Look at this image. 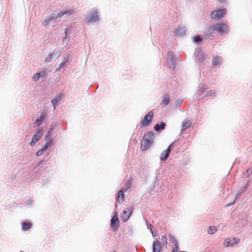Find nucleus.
<instances>
[{
	"instance_id": "nucleus-29",
	"label": "nucleus",
	"mask_w": 252,
	"mask_h": 252,
	"mask_svg": "<svg viewBox=\"0 0 252 252\" xmlns=\"http://www.w3.org/2000/svg\"><path fill=\"white\" fill-rule=\"evenodd\" d=\"M61 100V96H57V97L55 98H54L52 100V104L53 105L54 109L55 108L58 102L59 101H60Z\"/></svg>"
},
{
	"instance_id": "nucleus-52",
	"label": "nucleus",
	"mask_w": 252,
	"mask_h": 252,
	"mask_svg": "<svg viewBox=\"0 0 252 252\" xmlns=\"http://www.w3.org/2000/svg\"><path fill=\"white\" fill-rule=\"evenodd\" d=\"M40 118H41L42 119V121L44 119V116H43L41 115Z\"/></svg>"
},
{
	"instance_id": "nucleus-36",
	"label": "nucleus",
	"mask_w": 252,
	"mask_h": 252,
	"mask_svg": "<svg viewBox=\"0 0 252 252\" xmlns=\"http://www.w3.org/2000/svg\"><path fill=\"white\" fill-rule=\"evenodd\" d=\"M252 173V168H249L246 172L244 173V175L246 176H249Z\"/></svg>"
},
{
	"instance_id": "nucleus-41",
	"label": "nucleus",
	"mask_w": 252,
	"mask_h": 252,
	"mask_svg": "<svg viewBox=\"0 0 252 252\" xmlns=\"http://www.w3.org/2000/svg\"><path fill=\"white\" fill-rule=\"evenodd\" d=\"M42 121V119L41 118H37L35 121V123L37 126H39L40 125Z\"/></svg>"
},
{
	"instance_id": "nucleus-46",
	"label": "nucleus",
	"mask_w": 252,
	"mask_h": 252,
	"mask_svg": "<svg viewBox=\"0 0 252 252\" xmlns=\"http://www.w3.org/2000/svg\"><path fill=\"white\" fill-rule=\"evenodd\" d=\"M148 228H149V229H150L151 231H153V229H152V228H153V225H152V224H149V225H148Z\"/></svg>"
},
{
	"instance_id": "nucleus-15",
	"label": "nucleus",
	"mask_w": 252,
	"mask_h": 252,
	"mask_svg": "<svg viewBox=\"0 0 252 252\" xmlns=\"http://www.w3.org/2000/svg\"><path fill=\"white\" fill-rule=\"evenodd\" d=\"M216 30L214 28V25L209 27L204 31L205 38L207 39L211 36L212 34L215 32Z\"/></svg>"
},
{
	"instance_id": "nucleus-13",
	"label": "nucleus",
	"mask_w": 252,
	"mask_h": 252,
	"mask_svg": "<svg viewBox=\"0 0 252 252\" xmlns=\"http://www.w3.org/2000/svg\"><path fill=\"white\" fill-rule=\"evenodd\" d=\"M73 28V27L71 26H68L66 27L64 31L65 36L63 38V42L66 41V40L67 42L69 41L70 37H68V35L71 34Z\"/></svg>"
},
{
	"instance_id": "nucleus-47",
	"label": "nucleus",
	"mask_w": 252,
	"mask_h": 252,
	"mask_svg": "<svg viewBox=\"0 0 252 252\" xmlns=\"http://www.w3.org/2000/svg\"><path fill=\"white\" fill-rule=\"evenodd\" d=\"M45 141H48L49 140H51L50 138V137L49 136H48L47 137H46V135H45Z\"/></svg>"
},
{
	"instance_id": "nucleus-10",
	"label": "nucleus",
	"mask_w": 252,
	"mask_h": 252,
	"mask_svg": "<svg viewBox=\"0 0 252 252\" xmlns=\"http://www.w3.org/2000/svg\"><path fill=\"white\" fill-rule=\"evenodd\" d=\"M239 241L240 239L237 238H227L225 240L223 245L225 247H232Z\"/></svg>"
},
{
	"instance_id": "nucleus-17",
	"label": "nucleus",
	"mask_w": 252,
	"mask_h": 252,
	"mask_svg": "<svg viewBox=\"0 0 252 252\" xmlns=\"http://www.w3.org/2000/svg\"><path fill=\"white\" fill-rule=\"evenodd\" d=\"M110 225L114 230H116L119 227V219L118 218L112 217L111 220Z\"/></svg>"
},
{
	"instance_id": "nucleus-28",
	"label": "nucleus",
	"mask_w": 252,
	"mask_h": 252,
	"mask_svg": "<svg viewBox=\"0 0 252 252\" xmlns=\"http://www.w3.org/2000/svg\"><path fill=\"white\" fill-rule=\"evenodd\" d=\"M131 187V181L129 180H126L125 182V186L123 187V190L125 191H126L128 189H130Z\"/></svg>"
},
{
	"instance_id": "nucleus-9",
	"label": "nucleus",
	"mask_w": 252,
	"mask_h": 252,
	"mask_svg": "<svg viewBox=\"0 0 252 252\" xmlns=\"http://www.w3.org/2000/svg\"><path fill=\"white\" fill-rule=\"evenodd\" d=\"M43 129L42 128H39L33 135L32 138V140L30 143L31 146L34 145L41 138L43 134Z\"/></svg>"
},
{
	"instance_id": "nucleus-7",
	"label": "nucleus",
	"mask_w": 252,
	"mask_h": 252,
	"mask_svg": "<svg viewBox=\"0 0 252 252\" xmlns=\"http://www.w3.org/2000/svg\"><path fill=\"white\" fill-rule=\"evenodd\" d=\"M86 20L88 22H95L98 21V11L97 9H94L86 17Z\"/></svg>"
},
{
	"instance_id": "nucleus-11",
	"label": "nucleus",
	"mask_w": 252,
	"mask_h": 252,
	"mask_svg": "<svg viewBox=\"0 0 252 252\" xmlns=\"http://www.w3.org/2000/svg\"><path fill=\"white\" fill-rule=\"evenodd\" d=\"M161 249V243L156 238L153 243L152 252H160Z\"/></svg>"
},
{
	"instance_id": "nucleus-30",
	"label": "nucleus",
	"mask_w": 252,
	"mask_h": 252,
	"mask_svg": "<svg viewBox=\"0 0 252 252\" xmlns=\"http://www.w3.org/2000/svg\"><path fill=\"white\" fill-rule=\"evenodd\" d=\"M170 101V98L169 95L168 94H165L164 95L163 99L162 100V102L165 105H167L168 104Z\"/></svg>"
},
{
	"instance_id": "nucleus-23",
	"label": "nucleus",
	"mask_w": 252,
	"mask_h": 252,
	"mask_svg": "<svg viewBox=\"0 0 252 252\" xmlns=\"http://www.w3.org/2000/svg\"><path fill=\"white\" fill-rule=\"evenodd\" d=\"M207 87L204 84H200L198 88V95L201 96L202 94L205 91Z\"/></svg>"
},
{
	"instance_id": "nucleus-38",
	"label": "nucleus",
	"mask_w": 252,
	"mask_h": 252,
	"mask_svg": "<svg viewBox=\"0 0 252 252\" xmlns=\"http://www.w3.org/2000/svg\"><path fill=\"white\" fill-rule=\"evenodd\" d=\"M167 237H166L165 235H163L162 236V243H163V246L164 245V244H167Z\"/></svg>"
},
{
	"instance_id": "nucleus-42",
	"label": "nucleus",
	"mask_w": 252,
	"mask_h": 252,
	"mask_svg": "<svg viewBox=\"0 0 252 252\" xmlns=\"http://www.w3.org/2000/svg\"><path fill=\"white\" fill-rule=\"evenodd\" d=\"M45 163V161H44V160H42L37 163L36 167L39 166H40L41 164H42Z\"/></svg>"
},
{
	"instance_id": "nucleus-2",
	"label": "nucleus",
	"mask_w": 252,
	"mask_h": 252,
	"mask_svg": "<svg viewBox=\"0 0 252 252\" xmlns=\"http://www.w3.org/2000/svg\"><path fill=\"white\" fill-rule=\"evenodd\" d=\"M155 138L154 133L153 131H148L143 136V140L141 142V148L142 151H146L149 149L154 143Z\"/></svg>"
},
{
	"instance_id": "nucleus-26",
	"label": "nucleus",
	"mask_w": 252,
	"mask_h": 252,
	"mask_svg": "<svg viewBox=\"0 0 252 252\" xmlns=\"http://www.w3.org/2000/svg\"><path fill=\"white\" fill-rule=\"evenodd\" d=\"M191 125V122L189 121L184 122L182 124V131H184L188 128Z\"/></svg>"
},
{
	"instance_id": "nucleus-1",
	"label": "nucleus",
	"mask_w": 252,
	"mask_h": 252,
	"mask_svg": "<svg viewBox=\"0 0 252 252\" xmlns=\"http://www.w3.org/2000/svg\"><path fill=\"white\" fill-rule=\"evenodd\" d=\"M74 12L71 9H65L63 10L60 11L57 14L52 13L49 16L45 17L42 21V24L45 27H48L50 24L54 23L57 18H61L63 16L64 17H68Z\"/></svg>"
},
{
	"instance_id": "nucleus-33",
	"label": "nucleus",
	"mask_w": 252,
	"mask_h": 252,
	"mask_svg": "<svg viewBox=\"0 0 252 252\" xmlns=\"http://www.w3.org/2000/svg\"><path fill=\"white\" fill-rule=\"evenodd\" d=\"M202 38L199 35H196L194 37V41L195 43H198V44H201L200 42L202 41Z\"/></svg>"
},
{
	"instance_id": "nucleus-37",
	"label": "nucleus",
	"mask_w": 252,
	"mask_h": 252,
	"mask_svg": "<svg viewBox=\"0 0 252 252\" xmlns=\"http://www.w3.org/2000/svg\"><path fill=\"white\" fill-rule=\"evenodd\" d=\"M46 144L44 146V147H46L47 150L51 146L52 141L49 140L48 141H46Z\"/></svg>"
},
{
	"instance_id": "nucleus-48",
	"label": "nucleus",
	"mask_w": 252,
	"mask_h": 252,
	"mask_svg": "<svg viewBox=\"0 0 252 252\" xmlns=\"http://www.w3.org/2000/svg\"><path fill=\"white\" fill-rule=\"evenodd\" d=\"M151 233H152V236L154 237H155L157 234V233L152 231H151Z\"/></svg>"
},
{
	"instance_id": "nucleus-3",
	"label": "nucleus",
	"mask_w": 252,
	"mask_h": 252,
	"mask_svg": "<svg viewBox=\"0 0 252 252\" xmlns=\"http://www.w3.org/2000/svg\"><path fill=\"white\" fill-rule=\"evenodd\" d=\"M62 54V51L59 49H55L52 53H50L45 58L46 63H50L57 59Z\"/></svg>"
},
{
	"instance_id": "nucleus-40",
	"label": "nucleus",
	"mask_w": 252,
	"mask_h": 252,
	"mask_svg": "<svg viewBox=\"0 0 252 252\" xmlns=\"http://www.w3.org/2000/svg\"><path fill=\"white\" fill-rule=\"evenodd\" d=\"M133 207L132 206H130L129 208L127 209V210H126L128 213V215H129V216L131 215L133 211Z\"/></svg>"
},
{
	"instance_id": "nucleus-22",
	"label": "nucleus",
	"mask_w": 252,
	"mask_h": 252,
	"mask_svg": "<svg viewBox=\"0 0 252 252\" xmlns=\"http://www.w3.org/2000/svg\"><path fill=\"white\" fill-rule=\"evenodd\" d=\"M121 217L124 222H126L129 218V215L126 210H124L121 215Z\"/></svg>"
},
{
	"instance_id": "nucleus-24",
	"label": "nucleus",
	"mask_w": 252,
	"mask_h": 252,
	"mask_svg": "<svg viewBox=\"0 0 252 252\" xmlns=\"http://www.w3.org/2000/svg\"><path fill=\"white\" fill-rule=\"evenodd\" d=\"M22 229L24 230H27L30 229L32 226V224L31 222H23L22 223Z\"/></svg>"
},
{
	"instance_id": "nucleus-31",
	"label": "nucleus",
	"mask_w": 252,
	"mask_h": 252,
	"mask_svg": "<svg viewBox=\"0 0 252 252\" xmlns=\"http://www.w3.org/2000/svg\"><path fill=\"white\" fill-rule=\"evenodd\" d=\"M47 150L46 147L43 146L40 150H39L36 153V156L37 157L40 156L42 153Z\"/></svg>"
},
{
	"instance_id": "nucleus-16",
	"label": "nucleus",
	"mask_w": 252,
	"mask_h": 252,
	"mask_svg": "<svg viewBox=\"0 0 252 252\" xmlns=\"http://www.w3.org/2000/svg\"><path fill=\"white\" fill-rule=\"evenodd\" d=\"M69 58L68 55L63 57L62 63L59 64V66L56 69V71H60L62 68L65 66L66 63L68 61Z\"/></svg>"
},
{
	"instance_id": "nucleus-8",
	"label": "nucleus",
	"mask_w": 252,
	"mask_h": 252,
	"mask_svg": "<svg viewBox=\"0 0 252 252\" xmlns=\"http://www.w3.org/2000/svg\"><path fill=\"white\" fill-rule=\"evenodd\" d=\"M153 118V112L150 111L147 114L145 115L143 120L141 121L140 124L142 126H146L150 124Z\"/></svg>"
},
{
	"instance_id": "nucleus-49",
	"label": "nucleus",
	"mask_w": 252,
	"mask_h": 252,
	"mask_svg": "<svg viewBox=\"0 0 252 252\" xmlns=\"http://www.w3.org/2000/svg\"><path fill=\"white\" fill-rule=\"evenodd\" d=\"M113 217H116V218H118V214L117 213V212H115L114 214V215L113 216Z\"/></svg>"
},
{
	"instance_id": "nucleus-50",
	"label": "nucleus",
	"mask_w": 252,
	"mask_h": 252,
	"mask_svg": "<svg viewBox=\"0 0 252 252\" xmlns=\"http://www.w3.org/2000/svg\"><path fill=\"white\" fill-rule=\"evenodd\" d=\"M225 1H226V0H219V1H220L221 2H225Z\"/></svg>"
},
{
	"instance_id": "nucleus-14",
	"label": "nucleus",
	"mask_w": 252,
	"mask_h": 252,
	"mask_svg": "<svg viewBox=\"0 0 252 252\" xmlns=\"http://www.w3.org/2000/svg\"><path fill=\"white\" fill-rule=\"evenodd\" d=\"M46 74V72L45 70L40 71L33 76L32 79L34 81H37L39 80L40 78H44Z\"/></svg>"
},
{
	"instance_id": "nucleus-35",
	"label": "nucleus",
	"mask_w": 252,
	"mask_h": 252,
	"mask_svg": "<svg viewBox=\"0 0 252 252\" xmlns=\"http://www.w3.org/2000/svg\"><path fill=\"white\" fill-rule=\"evenodd\" d=\"M216 95V92L212 91H209L207 92V94L203 96L202 98H204L206 96H214Z\"/></svg>"
},
{
	"instance_id": "nucleus-18",
	"label": "nucleus",
	"mask_w": 252,
	"mask_h": 252,
	"mask_svg": "<svg viewBox=\"0 0 252 252\" xmlns=\"http://www.w3.org/2000/svg\"><path fill=\"white\" fill-rule=\"evenodd\" d=\"M166 124L164 122H161L160 124H157L154 126V129L156 131L158 132L165 128Z\"/></svg>"
},
{
	"instance_id": "nucleus-21",
	"label": "nucleus",
	"mask_w": 252,
	"mask_h": 252,
	"mask_svg": "<svg viewBox=\"0 0 252 252\" xmlns=\"http://www.w3.org/2000/svg\"><path fill=\"white\" fill-rule=\"evenodd\" d=\"M124 190L121 189L118 192V201L119 203H121L124 201Z\"/></svg>"
},
{
	"instance_id": "nucleus-39",
	"label": "nucleus",
	"mask_w": 252,
	"mask_h": 252,
	"mask_svg": "<svg viewBox=\"0 0 252 252\" xmlns=\"http://www.w3.org/2000/svg\"><path fill=\"white\" fill-rule=\"evenodd\" d=\"M172 243L174 244V247H175L176 246H178L177 240L174 237H172Z\"/></svg>"
},
{
	"instance_id": "nucleus-32",
	"label": "nucleus",
	"mask_w": 252,
	"mask_h": 252,
	"mask_svg": "<svg viewBox=\"0 0 252 252\" xmlns=\"http://www.w3.org/2000/svg\"><path fill=\"white\" fill-rule=\"evenodd\" d=\"M217 229L215 226H210L208 229V233L210 234H213L217 231Z\"/></svg>"
},
{
	"instance_id": "nucleus-45",
	"label": "nucleus",
	"mask_w": 252,
	"mask_h": 252,
	"mask_svg": "<svg viewBox=\"0 0 252 252\" xmlns=\"http://www.w3.org/2000/svg\"><path fill=\"white\" fill-rule=\"evenodd\" d=\"M52 128H51L46 134V137H48V136H49V137L50 136V133H51V131L52 130Z\"/></svg>"
},
{
	"instance_id": "nucleus-20",
	"label": "nucleus",
	"mask_w": 252,
	"mask_h": 252,
	"mask_svg": "<svg viewBox=\"0 0 252 252\" xmlns=\"http://www.w3.org/2000/svg\"><path fill=\"white\" fill-rule=\"evenodd\" d=\"M222 63V58L220 57L217 56L214 57L212 60V65H218Z\"/></svg>"
},
{
	"instance_id": "nucleus-44",
	"label": "nucleus",
	"mask_w": 252,
	"mask_h": 252,
	"mask_svg": "<svg viewBox=\"0 0 252 252\" xmlns=\"http://www.w3.org/2000/svg\"><path fill=\"white\" fill-rule=\"evenodd\" d=\"M179 250V246H176L173 248L172 252H177Z\"/></svg>"
},
{
	"instance_id": "nucleus-19",
	"label": "nucleus",
	"mask_w": 252,
	"mask_h": 252,
	"mask_svg": "<svg viewBox=\"0 0 252 252\" xmlns=\"http://www.w3.org/2000/svg\"><path fill=\"white\" fill-rule=\"evenodd\" d=\"M186 29L184 27L177 28L175 30V34L178 36H183L185 34Z\"/></svg>"
},
{
	"instance_id": "nucleus-6",
	"label": "nucleus",
	"mask_w": 252,
	"mask_h": 252,
	"mask_svg": "<svg viewBox=\"0 0 252 252\" xmlns=\"http://www.w3.org/2000/svg\"><path fill=\"white\" fill-rule=\"evenodd\" d=\"M226 13V9H220L213 11L211 13L210 17L213 19H218L221 18Z\"/></svg>"
},
{
	"instance_id": "nucleus-43",
	"label": "nucleus",
	"mask_w": 252,
	"mask_h": 252,
	"mask_svg": "<svg viewBox=\"0 0 252 252\" xmlns=\"http://www.w3.org/2000/svg\"><path fill=\"white\" fill-rule=\"evenodd\" d=\"M182 102H183V100H180V101H179L177 102V103L176 104V106L177 107H178L180 109V107L181 104L182 103Z\"/></svg>"
},
{
	"instance_id": "nucleus-34",
	"label": "nucleus",
	"mask_w": 252,
	"mask_h": 252,
	"mask_svg": "<svg viewBox=\"0 0 252 252\" xmlns=\"http://www.w3.org/2000/svg\"><path fill=\"white\" fill-rule=\"evenodd\" d=\"M174 146L172 144H171L169 145L167 149L166 150H165L164 152H166L170 155L171 151L174 149Z\"/></svg>"
},
{
	"instance_id": "nucleus-51",
	"label": "nucleus",
	"mask_w": 252,
	"mask_h": 252,
	"mask_svg": "<svg viewBox=\"0 0 252 252\" xmlns=\"http://www.w3.org/2000/svg\"><path fill=\"white\" fill-rule=\"evenodd\" d=\"M29 203H28V204H32V200H29Z\"/></svg>"
},
{
	"instance_id": "nucleus-5",
	"label": "nucleus",
	"mask_w": 252,
	"mask_h": 252,
	"mask_svg": "<svg viewBox=\"0 0 252 252\" xmlns=\"http://www.w3.org/2000/svg\"><path fill=\"white\" fill-rule=\"evenodd\" d=\"M214 28L216 31L221 33H226L229 31L227 25L224 23L214 25Z\"/></svg>"
},
{
	"instance_id": "nucleus-12",
	"label": "nucleus",
	"mask_w": 252,
	"mask_h": 252,
	"mask_svg": "<svg viewBox=\"0 0 252 252\" xmlns=\"http://www.w3.org/2000/svg\"><path fill=\"white\" fill-rule=\"evenodd\" d=\"M248 184L245 185L243 187L240 189L236 194L235 200L232 203L229 204L227 206H228L233 205L234 203L235 200L239 198L241 196L242 194L246 190Z\"/></svg>"
},
{
	"instance_id": "nucleus-25",
	"label": "nucleus",
	"mask_w": 252,
	"mask_h": 252,
	"mask_svg": "<svg viewBox=\"0 0 252 252\" xmlns=\"http://www.w3.org/2000/svg\"><path fill=\"white\" fill-rule=\"evenodd\" d=\"M196 58L200 62H202L204 60V55L201 51H197Z\"/></svg>"
},
{
	"instance_id": "nucleus-4",
	"label": "nucleus",
	"mask_w": 252,
	"mask_h": 252,
	"mask_svg": "<svg viewBox=\"0 0 252 252\" xmlns=\"http://www.w3.org/2000/svg\"><path fill=\"white\" fill-rule=\"evenodd\" d=\"M167 55L168 56V60L167 61V63L170 68L174 70L177 65L176 58L173 54L172 51H169Z\"/></svg>"
},
{
	"instance_id": "nucleus-27",
	"label": "nucleus",
	"mask_w": 252,
	"mask_h": 252,
	"mask_svg": "<svg viewBox=\"0 0 252 252\" xmlns=\"http://www.w3.org/2000/svg\"><path fill=\"white\" fill-rule=\"evenodd\" d=\"M169 156V155L163 151V152L161 154L160 159L161 161H165L168 158Z\"/></svg>"
}]
</instances>
